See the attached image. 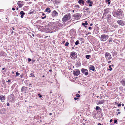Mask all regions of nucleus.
Segmentation results:
<instances>
[{"mask_svg":"<svg viewBox=\"0 0 125 125\" xmlns=\"http://www.w3.org/2000/svg\"><path fill=\"white\" fill-rule=\"evenodd\" d=\"M113 14L115 17L120 19L123 17L124 14L123 11L120 9L117 10H115L113 12Z\"/></svg>","mask_w":125,"mask_h":125,"instance_id":"obj_1","label":"nucleus"},{"mask_svg":"<svg viewBox=\"0 0 125 125\" xmlns=\"http://www.w3.org/2000/svg\"><path fill=\"white\" fill-rule=\"evenodd\" d=\"M71 18L70 14L69 13L65 15L62 18V20L63 22H65L70 19Z\"/></svg>","mask_w":125,"mask_h":125,"instance_id":"obj_2","label":"nucleus"},{"mask_svg":"<svg viewBox=\"0 0 125 125\" xmlns=\"http://www.w3.org/2000/svg\"><path fill=\"white\" fill-rule=\"evenodd\" d=\"M109 38V36L107 35L103 34L101 35L100 40L102 41H106Z\"/></svg>","mask_w":125,"mask_h":125,"instance_id":"obj_3","label":"nucleus"},{"mask_svg":"<svg viewBox=\"0 0 125 125\" xmlns=\"http://www.w3.org/2000/svg\"><path fill=\"white\" fill-rule=\"evenodd\" d=\"M81 17L80 14L79 13H76L74 14L72 17L73 19L74 20L79 19Z\"/></svg>","mask_w":125,"mask_h":125,"instance_id":"obj_4","label":"nucleus"},{"mask_svg":"<svg viewBox=\"0 0 125 125\" xmlns=\"http://www.w3.org/2000/svg\"><path fill=\"white\" fill-rule=\"evenodd\" d=\"M77 56V54L74 52H72L70 55V57L72 59H75L76 58Z\"/></svg>","mask_w":125,"mask_h":125,"instance_id":"obj_5","label":"nucleus"},{"mask_svg":"<svg viewBox=\"0 0 125 125\" xmlns=\"http://www.w3.org/2000/svg\"><path fill=\"white\" fill-rule=\"evenodd\" d=\"M105 58L108 60H109L112 57L110 54L108 52H106L105 54Z\"/></svg>","mask_w":125,"mask_h":125,"instance_id":"obj_6","label":"nucleus"},{"mask_svg":"<svg viewBox=\"0 0 125 125\" xmlns=\"http://www.w3.org/2000/svg\"><path fill=\"white\" fill-rule=\"evenodd\" d=\"M81 72L82 73L84 74L85 75H87L88 74V70L82 68L81 69Z\"/></svg>","mask_w":125,"mask_h":125,"instance_id":"obj_7","label":"nucleus"},{"mask_svg":"<svg viewBox=\"0 0 125 125\" xmlns=\"http://www.w3.org/2000/svg\"><path fill=\"white\" fill-rule=\"evenodd\" d=\"M73 74L74 75L78 76L80 74V72L79 70H76L73 71Z\"/></svg>","mask_w":125,"mask_h":125,"instance_id":"obj_8","label":"nucleus"},{"mask_svg":"<svg viewBox=\"0 0 125 125\" xmlns=\"http://www.w3.org/2000/svg\"><path fill=\"white\" fill-rule=\"evenodd\" d=\"M117 22L119 24L121 25H125V22L122 21L118 20L117 21Z\"/></svg>","mask_w":125,"mask_h":125,"instance_id":"obj_9","label":"nucleus"},{"mask_svg":"<svg viewBox=\"0 0 125 125\" xmlns=\"http://www.w3.org/2000/svg\"><path fill=\"white\" fill-rule=\"evenodd\" d=\"M5 96H4L1 95H0V100L2 102H4L5 100Z\"/></svg>","mask_w":125,"mask_h":125,"instance_id":"obj_10","label":"nucleus"},{"mask_svg":"<svg viewBox=\"0 0 125 125\" xmlns=\"http://www.w3.org/2000/svg\"><path fill=\"white\" fill-rule=\"evenodd\" d=\"M58 15V13L55 10L53 11L52 13V15L54 17L57 16Z\"/></svg>","mask_w":125,"mask_h":125,"instance_id":"obj_11","label":"nucleus"},{"mask_svg":"<svg viewBox=\"0 0 125 125\" xmlns=\"http://www.w3.org/2000/svg\"><path fill=\"white\" fill-rule=\"evenodd\" d=\"M111 16L110 15H108L107 17V19L108 22H109L111 21Z\"/></svg>","mask_w":125,"mask_h":125,"instance_id":"obj_12","label":"nucleus"},{"mask_svg":"<svg viewBox=\"0 0 125 125\" xmlns=\"http://www.w3.org/2000/svg\"><path fill=\"white\" fill-rule=\"evenodd\" d=\"M104 100H101L99 101H97V104H103L104 102Z\"/></svg>","mask_w":125,"mask_h":125,"instance_id":"obj_13","label":"nucleus"},{"mask_svg":"<svg viewBox=\"0 0 125 125\" xmlns=\"http://www.w3.org/2000/svg\"><path fill=\"white\" fill-rule=\"evenodd\" d=\"M17 4L19 7H21L22 6V1H19L18 2Z\"/></svg>","mask_w":125,"mask_h":125,"instance_id":"obj_14","label":"nucleus"},{"mask_svg":"<svg viewBox=\"0 0 125 125\" xmlns=\"http://www.w3.org/2000/svg\"><path fill=\"white\" fill-rule=\"evenodd\" d=\"M86 2L88 3H89V6L90 7L92 6V4H93V2L92 1H91L90 0H88L86 1Z\"/></svg>","mask_w":125,"mask_h":125,"instance_id":"obj_15","label":"nucleus"},{"mask_svg":"<svg viewBox=\"0 0 125 125\" xmlns=\"http://www.w3.org/2000/svg\"><path fill=\"white\" fill-rule=\"evenodd\" d=\"M78 3L79 4L82 3L83 5L84 3V2L83 0H79L78 1Z\"/></svg>","mask_w":125,"mask_h":125,"instance_id":"obj_16","label":"nucleus"},{"mask_svg":"<svg viewBox=\"0 0 125 125\" xmlns=\"http://www.w3.org/2000/svg\"><path fill=\"white\" fill-rule=\"evenodd\" d=\"M46 12H48V13H50L51 12V10H50V9L49 8H47L45 10Z\"/></svg>","mask_w":125,"mask_h":125,"instance_id":"obj_17","label":"nucleus"},{"mask_svg":"<svg viewBox=\"0 0 125 125\" xmlns=\"http://www.w3.org/2000/svg\"><path fill=\"white\" fill-rule=\"evenodd\" d=\"M89 69L91 70H92L93 71H94V66H91L89 67Z\"/></svg>","mask_w":125,"mask_h":125,"instance_id":"obj_18","label":"nucleus"},{"mask_svg":"<svg viewBox=\"0 0 125 125\" xmlns=\"http://www.w3.org/2000/svg\"><path fill=\"white\" fill-rule=\"evenodd\" d=\"M26 87H22L21 89V91L22 92H25L26 90Z\"/></svg>","mask_w":125,"mask_h":125,"instance_id":"obj_19","label":"nucleus"},{"mask_svg":"<svg viewBox=\"0 0 125 125\" xmlns=\"http://www.w3.org/2000/svg\"><path fill=\"white\" fill-rule=\"evenodd\" d=\"M121 82L123 86H124L125 85V81L124 80H122L121 81Z\"/></svg>","mask_w":125,"mask_h":125,"instance_id":"obj_20","label":"nucleus"},{"mask_svg":"<svg viewBox=\"0 0 125 125\" xmlns=\"http://www.w3.org/2000/svg\"><path fill=\"white\" fill-rule=\"evenodd\" d=\"M85 57L87 59H89L91 57V55H86Z\"/></svg>","mask_w":125,"mask_h":125,"instance_id":"obj_21","label":"nucleus"},{"mask_svg":"<svg viewBox=\"0 0 125 125\" xmlns=\"http://www.w3.org/2000/svg\"><path fill=\"white\" fill-rule=\"evenodd\" d=\"M110 0H106L105 2L108 4H110Z\"/></svg>","mask_w":125,"mask_h":125,"instance_id":"obj_22","label":"nucleus"},{"mask_svg":"<svg viewBox=\"0 0 125 125\" xmlns=\"http://www.w3.org/2000/svg\"><path fill=\"white\" fill-rule=\"evenodd\" d=\"M88 24L87 21H85V23H82V25L83 26H85V25H87Z\"/></svg>","mask_w":125,"mask_h":125,"instance_id":"obj_23","label":"nucleus"},{"mask_svg":"<svg viewBox=\"0 0 125 125\" xmlns=\"http://www.w3.org/2000/svg\"><path fill=\"white\" fill-rule=\"evenodd\" d=\"M29 76L34 77L35 76L33 73H31L30 75Z\"/></svg>","mask_w":125,"mask_h":125,"instance_id":"obj_24","label":"nucleus"},{"mask_svg":"<svg viewBox=\"0 0 125 125\" xmlns=\"http://www.w3.org/2000/svg\"><path fill=\"white\" fill-rule=\"evenodd\" d=\"M112 27L116 28H117L118 27V26L114 24L112 25Z\"/></svg>","mask_w":125,"mask_h":125,"instance_id":"obj_25","label":"nucleus"},{"mask_svg":"<svg viewBox=\"0 0 125 125\" xmlns=\"http://www.w3.org/2000/svg\"><path fill=\"white\" fill-rule=\"evenodd\" d=\"M20 14L21 15H24V14H25V13L23 11H21V12H20Z\"/></svg>","mask_w":125,"mask_h":125,"instance_id":"obj_26","label":"nucleus"},{"mask_svg":"<svg viewBox=\"0 0 125 125\" xmlns=\"http://www.w3.org/2000/svg\"><path fill=\"white\" fill-rule=\"evenodd\" d=\"M108 41L109 42H112L113 40L112 38H109Z\"/></svg>","mask_w":125,"mask_h":125,"instance_id":"obj_27","label":"nucleus"},{"mask_svg":"<svg viewBox=\"0 0 125 125\" xmlns=\"http://www.w3.org/2000/svg\"><path fill=\"white\" fill-rule=\"evenodd\" d=\"M79 43V41L78 40H77V41L75 42V44L76 45H77Z\"/></svg>","mask_w":125,"mask_h":125,"instance_id":"obj_28","label":"nucleus"},{"mask_svg":"<svg viewBox=\"0 0 125 125\" xmlns=\"http://www.w3.org/2000/svg\"><path fill=\"white\" fill-rule=\"evenodd\" d=\"M100 109V107L98 106H97L96 107L95 109L96 110H99Z\"/></svg>","mask_w":125,"mask_h":125,"instance_id":"obj_29","label":"nucleus"},{"mask_svg":"<svg viewBox=\"0 0 125 125\" xmlns=\"http://www.w3.org/2000/svg\"><path fill=\"white\" fill-rule=\"evenodd\" d=\"M84 9L85 10H89V9L87 8L86 7H84Z\"/></svg>","mask_w":125,"mask_h":125,"instance_id":"obj_30","label":"nucleus"},{"mask_svg":"<svg viewBox=\"0 0 125 125\" xmlns=\"http://www.w3.org/2000/svg\"><path fill=\"white\" fill-rule=\"evenodd\" d=\"M109 68H110V69H109V70L110 71H111L112 70V68H111V65L109 66Z\"/></svg>","mask_w":125,"mask_h":125,"instance_id":"obj_31","label":"nucleus"},{"mask_svg":"<svg viewBox=\"0 0 125 125\" xmlns=\"http://www.w3.org/2000/svg\"><path fill=\"white\" fill-rule=\"evenodd\" d=\"M75 6L76 8H79V5H75Z\"/></svg>","mask_w":125,"mask_h":125,"instance_id":"obj_32","label":"nucleus"},{"mask_svg":"<svg viewBox=\"0 0 125 125\" xmlns=\"http://www.w3.org/2000/svg\"><path fill=\"white\" fill-rule=\"evenodd\" d=\"M16 76H18L20 75V73H18V72H17L16 73Z\"/></svg>","mask_w":125,"mask_h":125,"instance_id":"obj_33","label":"nucleus"},{"mask_svg":"<svg viewBox=\"0 0 125 125\" xmlns=\"http://www.w3.org/2000/svg\"><path fill=\"white\" fill-rule=\"evenodd\" d=\"M76 97H80V95L79 94H77L76 95Z\"/></svg>","mask_w":125,"mask_h":125,"instance_id":"obj_34","label":"nucleus"},{"mask_svg":"<svg viewBox=\"0 0 125 125\" xmlns=\"http://www.w3.org/2000/svg\"><path fill=\"white\" fill-rule=\"evenodd\" d=\"M69 44V43L68 42H67L65 44V46H67Z\"/></svg>","mask_w":125,"mask_h":125,"instance_id":"obj_35","label":"nucleus"},{"mask_svg":"<svg viewBox=\"0 0 125 125\" xmlns=\"http://www.w3.org/2000/svg\"><path fill=\"white\" fill-rule=\"evenodd\" d=\"M38 95L39 96V97L40 98H41L42 97V96L40 94H38Z\"/></svg>","mask_w":125,"mask_h":125,"instance_id":"obj_36","label":"nucleus"},{"mask_svg":"<svg viewBox=\"0 0 125 125\" xmlns=\"http://www.w3.org/2000/svg\"><path fill=\"white\" fill-rule=\"evenodd\" d=\"M28 61L29 62H30L31 61V59L29 58H28Z\"/></svg>","mask_w":125,"mask_h":125,"instance_id":"obj_37","label":"nucleus"},{"mask_svg":"<svg viewBox=\"0 0 125 125\" xmlns=\"http://www.w3.org/2000/svg\"><path fill=\"white\" fill-rule=\"evenodd\" d=\"M117 122V120H114V123H116Z\"/></svg>","mask_w":125,"mask_h":125,"instance_id":"obj_38","label":"nucleus"},{"mask_svg":"<svg viewBox=\"0 0 125 125\" xmlns=\"http://www.w3.org/2000/svg\"><path fill=\"white\" fill-rule=\"evenodd\" d=\"M7 106H9L10 105L9 103L8 102L7 103Z\"/></svg>","mask_w":125,"mask_h":125,"instance_id":"obj_39","label":"nucleus"},{"mask_svg":"<svg viewBox=\"0 0 125 125\" xmlns=\"http://www.w3.org/2000/svg\"><path fill=\"white\" fill-rule=\"evenodd\" d=\"M46 18V16H45L44 17H42V19H45Z\"/></svg>","mask_w":125,"mask_h":125,"instance_id":"obj_40","label":"nucleus"},{"mask_svg":"<svg viewBox=\"0 0 125 125\" xmlns=\"http://www.w3.org/2000/svg\"><path fill=\"white\" fill-rule=\"evenodd\" d=\"M78 99V98L75 97V98H74V99L75 100H76L77 99Z\"/></svg>","mask_w":125,"mask_h":125,"instance_id":"obj_41","label":"nucleus"},{"mask_svg":"<svg viewBox=\"0 0 125 125\" xmlns=\"http://www.w3.org/2000/svg\"><path fill=\"white\" fill-rule=\"evenodd\" d=\"M121 106V105L120 104H119L118 105V107H120Z\"/></svg>","mask_w":125,"mask_h":125,"instance_id":"obj_42","label":"nucleus"},{"mask_svg":"<svg viewBox=\"0 0 125 125\" xmlns=\"http://www.w3.org/2000/svg\"><path fill=\"white\" fill-rule=\"evenodd\" d=\"M8 82H10V80H8V81H7Z\"/></svg>","mask_w":125,"mask_h":125,"instance_id":"obj_43","label":"nucleus"},{"mask_svg":"<svg viewBox=\"0 0 125 125\" xmlns=\"http://www.w3.org/2000/svg\"><path fill=\"white\" fill-rule=\"evenodd\" d=\"M23 15H21V18H23Z\"/></svg>","mask_w":125,"mask_h":125,"instance_id":"obj_44","label":"nucleus"},{"mask_svg":"<svg viewBox=\"0 0 125 125\" xmlns=\"http://www.w3.org/2000/svg\"><path fill=\"white\" fill-rule=\"evenodd\" d=\"M112 121H113V120H112V119H111V120H110V122L111 123V122H112Z\"/></svg>","mask_w":125,"mask_h":125,"instance_id":"obj_45","label":"nucleus"},{"mask_svg":"<svg viewBox=\"0 0 125 125\" xmlns=\"http://www.w3.org/2000/svg\"><path fill=\"white\" fill-rule=\"evenodd\" d=\"M88 29H90V30H91V29H92V28H91V27H89Z\"/></svg>","mask_w":125,"mask_h":125,"instance_id":"obj_46","label":"nucleus"},{"mask_svg":"<svg viewBox=\"0 0 125 125\" xmlns=\"http://www.w3.org/2000/svg\"><path fill=\"white\" fill-rule=\"evenodd\" d=\"M12 9L13 10H15V8H12Z\"/></svg>","mask_w":125,"mask_h":125,"instance_id":"obj_47","label":"nucleus"},{"mask_svg":"<svg viewBox=\"0 0 125 125\" xmlns=\"http://www.w3.org/2000/svg\"><path fill=\"white\" fill-rule=\"evenodd\" d=\"M111 61H109L108 62V63H111Z\"/></svg>","mask_w":125,"mask_h":125,"instance_id":"obj_48","label":"nucleus"},{"mask_svg":"<svg viewBox=\"0 0 125 125\" xmlns=\"http://www.w3.org/2000/svg\"><path fill=\"white\" fill-rule=\"evenodd\" d=\"M52 114V113H50L49 114V115H51Z\"/></svg>","mask_w":125,"mask_h":125,"instance_id":"obj_49","label":"nucleus"},{"mask_svg":"<svg viewBox=\"0 0 125 125\" xmlns=\"http://www.w3.org/2000/svg\"><path fill=\"white\" fill-rule=\"evenodd\" d=\"M49 71L50 72H51L52 71V70H49Z\"/></svg>","mask_w":125,"mask_h":125,"instance_id":"obj_50","label":"nucleus"},{"mask_svg":"<svg viewBox=\"0 0 125 125\" xmlns=\"http://www.w3.org/2000/svg\"><path fill=\"white\" fill-rule=\"evenodd\" d=\"M122 105L123 106H124V104H122Z\"/></svg>","mask_w":125,"mask_h":125,"instance_id":"obj_51","label":"nucleus"},{"mask_svg":"<svg viewBox=\"0 0 125 125\" xmlns=\"http://www.w3.org/2000/svg\"><path fill=\"white\" fill-rule=\"evenodd\" d=\"M93 25V24L92 23H91V24H90V26H92Z\"/></svg>","mask_w":125,"mask_h":125,"instance_id":"obj_52","label":"nucleus"},{"mask_svg":"<svg viewBox=\"0 0 125 125\" xmlns=\"http://www.w3.org/2000/svg\"><path fill=\"white\" fill-rule=\"evenodd\" d=\"M98 125H102L100 123H99L98 124Z\"/></svg>","mask_w":125,"mask_h":125,"instance_id":"obj_53","label":"nucleus"},{"mask_svg":"<svg viewBox=\"0 0 125 125\" xmlns=\"http://www.w3.org/2000/svg\"><path fill=\"white\" fill-rule=\"evenodd\" d=\"M118 114H119L120 113V112H118Z\"/></svg>","mask_w":125,"mask_h":125,"instance_id":"obj_54","label":"nucleus"},{"mask_svg":"<svg viewBox=\"0 0 125 125\" xmlns=\"http://www.w3.org/2000/svg\"><path fill=\"white\" fill-rule=\"evenodd\" d=\"M42 15H45V14L44 13H43L42 14Z\"/></svg>","mask_w":125,"mask_h":125,"instance_id":"obj_55","label":"nucleus"},{"mask_svg":"<svg viewBox=\"0 0 125 125\" xmlns=\"http://www.w3.org/2000/svg\"><path fill=\"white\" fill-rule=\"evenodd\" d=\"M47 1H48L50 0H46Z\"/></svg>","mask_w":125,"mask_h":125,"instance_id":"obj_56","label":"nucleus"},{"mask_svg":"<svg viewBox=\"0 0 125 125\" xmlns=\"http://www.w3.org/2000/svg\"><path fill=\"white\" fill-rule=\"evenodd\" d=\"M12 73L13 74H14V72L13 71L12 72Z\"/></svg>","mask_w":125,"mask_h":125,"instance_id":"obj_57","label":"nucleus"},{"mask_svg":"<svg viewBox=\"0 0 125 125\" xmlns=\"http://www.w3.org/2000/svg\"><path fill=\"white\" fill-rule=\"evenodd\" d=\"M96 97H97V98H98V97H99V96H96Z\"/></svg>","mask_w":125,"mask_h":125,"instance_id":"obj_58","label":"nucleus"},{"mask_svg":"<svg viewBox=\"0 0 125 125\" xmlns=\"http://www.w3.org/2000/svg\"><path fill=\"white\" fill-rule=\"evenodd\" d=\"M119 111V109H118L117 110V111Z\"/></svg>","mask_w":125,"mask_h":125,"instance_id":"obj_59","label":"nucleus"},{"mask_svg":"<svg viewBox=\"0 0 125 125\" xmlns=\"http://www.w3.org/2000/svg\"><path fill=\"white\" fill-rule=\"evenodd\" d=\"M44 77V75H43V76H42V77Z\"/></svg>","mask_w":125,"mask_h":125,"instance_id":"obj_60","label":"nucleus"},{"mask_svg":"<svg viewBox=\"0 0 125 125\" xmlns=\"http://www.w3.org/2000/svg\"><path fill=\"white\" fill-rule=\"evenodd\" d=\"M16 10H18V8H17L16 9Z\"/></svg>","mask_w":125,"mask_h":125,"instance_id":"obj_61","label":"nucleus"},{"mask_svg":"<svg viewBox=\"0 0 125 125\" xmlns=\"http://www.w3.org/2000/svg\"><path fill=\"white\" fill-rule=\"evenodd\" d=\"M78 92L79 93H80V91H79Z\"/></svg>","mask_w":125,"mask_h":125,"instance_id":"obj_62","label":"nucleus"},{"mask_svg":"<svg viewBox=\"0 0 125 125\" xmlns=\"http://www.w3.org/2000/svg\"><path fill=\"white\" fill-rule=\"evenodd\" d=\"M20 77H21V78H22V76H21H21H20Z\"/></svg>","mask_w":125,"mask_h":125,"instance_id":"obj_63","label":"nucleus"},{"mask_svg":"<svg viewBox=\"0 0 125 125\" xmlns=\"http://www.w3.org/2000/svg\"><path fill=\"white\" fill-rule=\"evenodd\" d=\"M32 36H34V34H32Z\"/></svg>","mask_w":125,"mask_h":125,"instance_id":"obj_64","label":"nucleus"}]
</instances>
